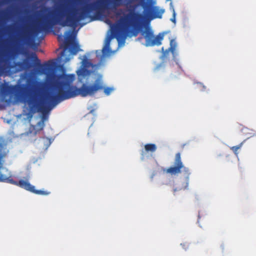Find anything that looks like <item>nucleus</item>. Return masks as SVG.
I'll return each instance as SVG.
<instances>
[{
    "label": "nucleus",
    "instance_id": "nucleus-19",
    "mask_svg": "<svg viewBox=\"0 0 256 256\" xmlns=\"http://www.w3.org/2000/svg\"><path fill=\"white\" fill-rule=\"evenodd\" d=\"M171 21H172V22H176V13L174 12H174H173V16H172V18H171Z\"/></svg>",
    "mask_w": 256,
    "mask_h": 256
},
{
    "label": "nucleus",
    "instance_id": "nucleus-1",
    "mask_svg": "<svg viewBox=\"0 0 256 256\" xmlns=\"http://www.w3.org/2000/svg\"><path fill=\"white\" fill-rule=\"evenodd\" d=\"M145 0H95L86 2L78 10L70 6L69 3L62 6L58 14L55 10V24L62 26H69L75 28L80 20L90 18L94 13L96 16L102 17L110 11L114 14L117 22L113 24L109 19L106 22L110 27L112 34L118 41L124 40L126 36H136L142 27L144 16L150 20L161 18L164 12L156 6L150 4L144 6V14L135 9L138 4L132 3Z\"/></svg>",
    "mask_w": 256,
    "mask_h": 256
},
{
    "label": "nucleus",
    "instance_id": "nucleus-4",
    "mask_svg": "<svg viewBox=\"0 0 256 256\" xmlns=\"http://www.w3.org/2000/svg\"><path fill=\"white\" fill-rule=\"evenodd\" d=\"M2 162L0 161V182L16 185L36 194L46 196L50 194L46 191L36 190L34 186L31 185L28 180H20L18 182L14 180L12 177L10 176V172L8 169L4 166Z\"/></svg>",
    "mask_w": 256,
    "mask_h": 256
},
{
    "label": "nucleus",
    "instance_id": "nucleus-20",
    "mask_svg": "<svg viewBox=\"0 0 256 256\" xmlns=\"http://www.w3.org/2000/svg\"><path fill=\"white\" fill-rule=\"evenodd\" d=\"M71 58H69V57H66L64 60V63H66L67 62H68L70 60Z\"/></svg>",
    "mask_w": 256,
    "mask_h": 256
},
{
    "label": "nucleus",
    "instance_id": "nucleus-18",
    "mask_svg": "<svg viewBox=\"0 0 256 256\" xmlns=\"http://www.w3.org/2000/svg\"><path fill=\"white\" fill-rule=\"evenodd\" d=\"M175 160H180V152L176 154Z\"/></svg>",
    "mask_w": 256,
    "mask_h": 256
},
{
    "label": "nucleus",
    "instance_id": "nucleus-17",
    "mask_svg": "<svg viewBox=\"0 0 256 256\" xmlns=\"http://www.w3.org/2000/svg\"><path fill=\"white\" fill-rule=\"evenodd\" d=\"M21 38L23 40H26L29 38V32L26 30H24L22 35Z\"/></svg>",
    "mask_w": 256,
    "mask_h": 256
},
{
    "label": "nucleus",
    "instance_id": "nucleus-5",
    "mask_svg": "<svg viewBox=\"0 0 256 256\" xmlns=\"http://www.w3.org/2000/svg\"><path fill=\"white\" fill-rule=\"evenodd\" d=\"M142 36L146 40V46H159L161 44V41L163 39V36L159 34L154 36L153 32L150 29H146L142 32Z\"/></svg>",
    "mask_w": 256,
    "mask_h": 256
},
{
    "label": "nucleus",
    "instance_id": "nucleus-11",
    "mask_svg": "<svg viewBox=\"0 0 256 256\" xmlns=\"http://www.w3.org/2000/svg\"><path fill=\"white\" fill-rule=\"evenodd\" d=\"M9 150L6 148V144L0 142V160L6 158Z\"/></svg>",
    "mask_w": 256,
    "mask_h": 256
},
{
    "label": "nucleus",
    "instance_id": "nucleus-13",
    "mask_svg": "<svg viewBox=\"0 0 256 256\" xmlns=\"http://www.w3.org/2000/svg\"><path fill=\"white\" fill-rule=\"evenodd\" d=\"M177 44L176 42L174 40H172L170 42V47L168 48V50H166L164 53V54H165L166 53H168L169 51H170L172 54H173L174 57L175 56V50Z\"/></svg>",
    "mask_w": 256,
    "mask_h": 256
},
{
    "label": "nucleus",
    "instance_id": "nucleus-8",
    "mask_svg": "<svg viewBox=\"0 0 256 256\" xmlns=\"http://www.w3.org/2000/svg\"><path fill=\"white\" fill-rule=\"evenodd\" d=\"M177 162L174 166H172L166 170L167 173L176 174L180 172L181 169L184 168L182 161H176Z\"/></svg>",
    "mask_w": 256,
    "mask_h": 256
},
{
    "label": "nucleus",
    "instance_id": "nucleus-6",
    "mask_svg": "<svg viewBox=\"0 0 256 256\" xmlns=\"http://www.w3.org/2000/svg\"><path fill=\"white\" fill-rule=\"evenodd\" d=\"M10 58L6 52L4 53L0 56V76L8 72L14 66L10 64Z\"/></svg>",
    "mask_w": 256,
    "mask_h": 256
},
{
    "label": "nucleus",
    "instance_id": "nucleus-12",
    "mask_svg": "<svg viewBox=\"0 0 256 256\" xmlns=\"http://www.w3.org/2000/svg\"><path fill=\"white\" fill-rule=\"evenodd\" d=\"M14 66H18L20 70H28L32 66V64L26 60H24L23 62H16L14 64Z\"/></svg>",
    "mask_w": 256,
    "mask_h": 256
},
{
    "label": "nucleus",
    "instance_id": "nucleus-9",
    "mask_svg": "<svg viewBox=\"0 0 256 256\" xmlns=\"http://www.w3.org/2000/svg\"><path fill=\"white\" fill-rule=\"evenodd\" d=\"M37 126L40 127V128L38 130L36 129L35 126L30 125L28 131L27 132L28 134L36 136L38 132L43 129L44 126V122H39L38 123Z\"/></svg>",
    "mask_w": 256,
    "mask_h": 256
},
{
    "label": "nucleus",
    "instance_id": "nucleus-10",
    "mask_svg": "<svg viewBox=\"0 0 256 256\" xmlns=\"http://www.w3.org/2000/svg\"><path fill=\"white\" fill-rule=\"evenodd\" d=\"M71 36V32L70 31H66L64 33V36H62V34L58 35V42H62L64 40H65V44L66 45L65 47V50L67 48V45L68 44V42L70 40V38Z\"/></svg>",
    "mask_w": 256,
    "mask_h": 256
},
{
    "label": "nucleus",
    "instance_id": "nucleus-15",
    "mask_svg": "<svg viewBox=\"0 0 256 256\" xmlns=\"http://www.w3.org/2000/svg\"><path fill=\"white\" fill-rule=\"evenodd\" d=\"M242 142L238 146H234L230 148V150L234 153L236 156H238V151L240 150L242 146Z\"/></svg>",
    "mask_w": 256,
    "mask_h": 256
},
{
    "label": "nucleus",
    "instance_id": "nucleus-23",
    "mask_svg": "<svg viewBox=\"0 0 256 256\" xmlns=\"http://www.w3.org/2000/svg\"><path fill=\"white\" fill-rule=\"evenodd\" d=\"M64 51H63L61 52V56H64Z\"/></svg>",
    "mask_w": 256,
    "mask_h": 256
},
{
    "label": "nucleus",
    "instance_id": "nucleus-21",
    "mask_svg": "<svg viewBox=\"0 0 256 256\" xmlns=\"http://www.w3.org/2000/svg\"><path fill=\"white\" fill-rule=\"evenodd\" d=\"M181 245H182L183 248H184L185 250H186V248L188 247V244H186H186H181Z\"/></svg>",
    "mask_w": 256,
    "mask_h": 256
},
{
    "label": "nucleus",
    "instance_id": "nucleus-7",
    "mask_svg": "<svg viewBox=\"0 0 256 256\" xmlns=\"http://www.w3.org/2000/svg\"><path fill=\"white\" fill-rule=\"evenodd\" d=\"M157 150V146L154 144H146L142 150V155L144 158V156L148 158H154V153Z\"/></svg>",
    "mask_w": 256,
    "mask_h": 256
},
{
    "label": "nucleus",
    "instance_id": "nucleus-2",
    "mask_svg": "<svg viewBox=\"0 0 256 256\" xmlns=\"http://www.w3.org/2000/svg\"><path fill=\"white\" fill-rule=\"evenodd\" d=\"M30 58L34 61V66L37 68L38 73L46 74L50 86L56 94L48 93L44 97H40L38 99L40 94L45 89L46 82L32 77H28L26 78V83L24 84L12 86L8 83L2 84L0 85V93L3 96L14 97L26 102L28 104L26 114L28 117L32 118L33 114L36 112H40L42 114V120L41 122H44L47 118L46 115L52 109L48 104L50 102L56 104L60 102L59 100H52L50 98V96L57 94V92L54 88L52 84L54 76L58 74L50 73L54 66L55 62L53 60H51L42 64L35 52H32L30 56Z\"/></svg>",
    "mask_w": 256,
    "mask_h": 256
},
{
    "label": "nucleus",
    "instance_id": "nucleus-14",
    "mask_svg": "<svg viewBox=\"0 0 256 256\" xmlns=\"http://www.w3.org/2000/svg\"><path fill=\"white\" fill-rule=\"evenodd\" d=\"M80 50V47L78 44H74L70 48V52L72 55H75Z\"/></svg>",
    "mask_w": 256,
    "mask_h": 256
},
{
    "label": "nucleus",
    "instance_id": "nucleus-3",
    "mask_svg": "<svg viewBox=\"0 0 256 256\" xmlns=\"http://www.w3.org/2000/svg\"><path fill=\"white\" fill-rule=\"evenodd\" d=\"M76 78L74 74H58L54 76L53 87L56 90L57 94L50 96L52 100H64L80 96L86 97L92 96L97 92L103 90L106 96H109L114 90L112 88L104 87L102 78H97L92 83L84 84L78 88L72 84Z\"/></svg>",
    "mask_w": 256,
    "mask_h": 256
},
{
    "label": "nucleus",
    "instance_id": "nucleus-16",
    "mask_svg": "<svg viewBox=\"0 0 256 256\" xmlns=\"http://www.w3.org/2000/svg\"><path fill=\"white\" fill-rule=\"evenodd\" d=\"M110 38H108L105 44V46L102 50L104 52H108L110 50Z\"/></svg>",
    "mask_w": 256,
    "mask_h": 256
},
{
    "label": "nucleus",
    "instance_id": "nucleus-24",
    "mask_svg": "<svg viewBox=\"0 0 256 256\" xmlns=\"http://www.w3.org/2000/svg\"><path fill=\"white\" fill-rule=\"evenodd\" d=\"M12 28V26H9V27H8V29H11V28Z\"/></svg>",
    "mask_w": 256,
    "mask_h": 256
},
{
    "label": "nucleus",
    "instance_id": "nucleus-22",
    "mask_svg": "<svg viewBox=\"0 0 256 256\" xmlns=\"http://www.w3.org/2000/svg\"><path fill=\"white\" fill-rule=\"evenodd\" d=\"M80 73H81V72L80 70H79L77 74H78V76H80Z\"/></svg>",
    "mask_w": 256,
    "mask_h": 256
}]
</instances>
